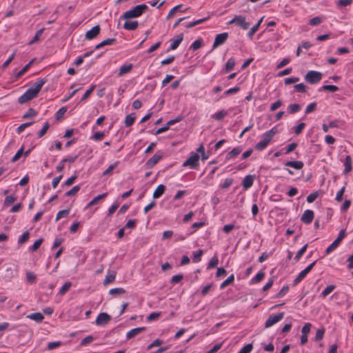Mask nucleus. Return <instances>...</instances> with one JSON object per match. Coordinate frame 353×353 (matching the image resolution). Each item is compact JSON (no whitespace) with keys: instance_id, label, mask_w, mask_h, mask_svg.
<instances>
[{"instance_id":"nucleus-34","label":"nucleus","mask_w":353,"mask_h":353,"mask_svg":"<svg viewBox=\"0 0 353 353\" xmlns=\"http://www.w3.org/2000/svg\"><path fill=\"white\" fill-rule=\"evenodd\" d=\"M338 126V121H332L330 122L328 124L323 123L322 125V129L325 132H327L330 128H337Z\"/></svg>"},{"instance_id":"nucleus-28","label":"nucleus","mask_w":353,"mask_h":353,"mask_svg":"<svg viewBox=\"0 0 353 353\" xmlns=\"http://www.w3.org/2000/svg\"><path fill=\"white\" fill-rule=\"evenodd\" d=\"M135 119H136V115L134 113H131L130 114H128L125 117V121H124L125 126L126 127L131 126L134 123Z\"/></svg>"},{"instance_id":"nucleus-31","label":"nucleus","mask_w":353,"mask_h":353,"mask_svg":"<svg viewBox=\"0 0 353 353\" xmlns=\"http://www.w3.org/2000/svg\"><path fill=\"white\" fill-rule=\"evenodd\" d=\"M115 41H116V39H114V38L105 39V40L102 41L101 43H99V44H97L95 46V49L97 50L103 46L112 45V44L114 43Z\"/></svg>"},{"instance_id":"nucleus-56","label":"nucleus","mask_w":353,"mask_h":353,"mask_svg":"<svg viewBox=\"0 0 353 353\" xmlns=\"http://www.w3.org/2000/svg\"><path fill=\"white\" fill-rule=\"evenodd\" d=\"M316 108V103H309L305 110V114H309V113H311L312 112H314Z\"/></svg>"},{"instance_id":"nucleus-19","label":"nucleus","mask_w":353,"mask_h":353,"mask_svg":"<svg viewBox=\"0 0 353 353\" xmlns=\"http://www.w3.org/2000/svg\"><path fill=\"white\" fill-rule=\"evenodd\" d=\"M242 152L241 146H237L234 148L230 152L226 155V159H234L237 157Z\"/></svg>"},{"instance_id":"nucleus-11","label":"nucleus","mask_w":353,"mask_h":353,"mask_svg":"<svg viewBox=\"0 0 353 353\" xmlns=\"http://www.w3.org/2000/svg\"><path fill=\"white\" fill-rule=\"evenodd\" d=\"M314 216V213L312 210H306L304 211L303 214L301 217V221L305 223L310 224L312 223Z\"/></svg>"},{"instance_id":"nucleus-23","label":"nucleus","mask_w":353,"mask_h":353,"mask_svg":"<svg viewBox=\"0 0 353 353\" xmlns=\"http://www.w3.org/2000/svg\"><path fill=\"white\" fill-rule=\"evenodd\" d=\"M27 318L33 320L37 323H41L43 320L44 316L40 312H35L28 314L27 316Z\"/></svg>"},{"instance_id":"nucleus-14","label":"nucleus","mask_w":353,"mask_h":353,"mask_svg":"<svg viewBox=\"0 0 353 353\" xmlns=\"http://www.w3.org/2000/svg\"><path fill=\"white\" fill-rule=\"evenodd\" d=\"M254 179H255L254 175L248 174V175L245 176L242 181V185H243V188L245 190H248V189L250 188L254 183Z\"/></svg>"},{"instance_id":"nucleus-22","label":"nucleus","mask_w":353,"mask_h":353,"mask_svg":"<svg viewBox=\"0 0 353 353\" xmlns=\"http://www.w3.org/2000/svg\"><path fill=\"white\" fill-rule=\"evenodd\" d=\"M107 196V193L99 194L92 199L85 206V209L90 208L94 205L97 204L100 200L103 199Z\"/></svg>"},{"instance_id":"nucleus-61","label":"nucleus","mask_w":353,"mask_h":353,"mask_svg":"<svg viewBox=\"0 0 353 353\" xmlns=\"http://www.w3.org/2000/svg\"><path fill=\"white\" fill-rule=\"evenodd\" d=\"M48 128H49V124H48V123L46 122L44 123L41 130H39V132H38V134H37L38 138L42 137L46 133Z\"/></svg>"},{"instance_id":"nucleus-46","label":"nucleus","mask_w":353,"mask_h":353,"mask_svg":"<svg viewBox=\"0 0 353 353\" xmlns=\"http://www.w3.org/2000/svg\"><path fill=\"white\" fill-rule=\"evenodd\" d=\"M42 242V239H37L34 242L33 245L29 248V250L32 252L36 251L41 246Z\"/></svg>"},{"instance_id":"nucleus-12","label":"nucleus","mask_w":353,"mask_h":353,"mask_svg":"<svg viewBox=\"0 0 353 353\" xmlns=\"http://www.w3.org/2000/svg\"><path fill=\"white\" fill-rule=\"evenodd\" d=\"M100 32V27L97 25L92 27L90 30L86 32L85 38L88 40H91L96 37Z\"/></svg>"},{"instance_id":"nucleus-42","label":"nucleus","mask_w":353,"mask_h":353,"mask_svg":"<svg viewBox=\"0 0 353 353\" xmlns=\"http://www.w3.org/2000/svg\"><path fill=\"white\" fill-rule=\"evenodd\" d=\"M70 213V210H63L57 212L56 216V221H58L62 218L66 217Z\"/></svg>"},{"instance_id":"nucleus-2","label":"nucleus","mask_w":353,"mask_h":353,"mask_svg":"<svg viewBox=\"0 0 353 353\" xmlns=\"http://www.w3.org/2000/svg\"><path fill=\"white\" fill-rule=\"evenodd\" d=\"M278 132L276 127H273L268 131H266L261 137V140L255 145V149L259 151L263 150L271 142L272 138Z\"/></svg>"},{"instance_id":"nucleus-48","label":"nucleus","mask_w":353,"mask_h":353,"mask_svg":"<svg viewBox=\"0 0 353 353\" xmlns=\"http://www.w3.org/2000/svg\"><path fill=\"white\" fill-rule=\"evenodd\" d=\"M124 293H125V290L122 288H112L109 290V294L112 295L121 294Z\"/></svg>"},{"instance_id":"nucleus-52","label":"nucleus","mask_w":353,"mask_h":353,"mask_svg":"<svg viewBox=\"0 0 353 353\" xmlns=\"http://www.w3.org/2000/svg\"><path fill=\"white\" fill-rule=\"evenodd\" d=\"M160 316L161 312H152L147 316L146 319L148 321H152L157 319Z\"/></svg>"},{"instance_id":"nucleus-24","label":"nucleus","mask_w":353,"mask_h":353,"mask_svg":"<svg viewBox=\"0 0 353 353\" xmlns=\"http://www.w3.org/2000/svg\"><path fill=\"white\" fill-rule=\"evenodd\" d=\"M132 69V65L130 63L123 65L119 68L118 76L121 77V76L130 72Z\"/></svg>"},{"instance_id":"nucleus-45","label":"nucleus","mask_w":353,"mask_h":353,"mask_svg":"<svg viewBox=\"0 0 353 353\" xmlns=\"http://www.w3.org/2000/svg\"><path fill=\"white\" fill-rule=\"evenodd\" d=\"M219 263V259L216 256H214L212 257L208 263V269H211L214 268L218 265Z\"/></svg>"},{"instance_id":"nucleus-53","label":"nucleus","mask_w":353,"mask_h":353,"mask_svg":"<svg viewBox=\"0 0 353 353\" xmlns=\"http://www.w3.org/2000/svg\"><path fill=\"white\" fill-rule=\"evenodd\" d=\"M325 330L323 328L318 329L316 332L315 341H321L324 336Z\"/></svg>"},{"instance_id":"nucleus-8","label":"nucleus","mask_w":353,"mask_h":353,"mask_svg":"<svg viewBox=\"0 0 353 353\" xmlns=\"http://www.w3.org/2000/svg\"><path fill=\"white\" fill-rule=\"evenodd\" d=\"M316 261L312 262L308 266H307L304 270L301 271L297 276V277L294 280L293 284L294 285H297L299 282H301L306 275L311 271L314 265H315Z\"/></svg>"},{"instance_id":"nucleus-7","label":"nucleus","mask_w":353,"mask_h":353,"mask_svg":"<svg viewBox=\"0 0 353 353\" xmlns=\"http://www.w3.org/2000/svg\"><path fill=\"white\" fill-rule=\"evenodd\" d=\"M283 312H279L274 315H270L265 323V327H270L279 322L283 318Z\"/></svg>"},{"instance_id":"nucleus-62","label":"nucleus","mask_w":353,"mask_h":353,"mask_svg":"<svg viewBox=\"0 0 353 353\" xmlns=\"http://www.w3.org/2000/svg\"><path fill=\"white\" fill-rule=\"evenodd\" d=\"M119 203L117 201L114 202L112 205L108 208V216H111L113 214L117 209L119 208Z\"/></svg>"},{"instance_id":"nucleus-43","label":"nucleus","mask_w":353,"mask_h":353,"mask_svg":"<svg viewBox=\"0 0 353 353\" xmlns=\"http://www.w3.org/2000/svg\"><path fill=\"white\" fill-rule=\"evenodd\" d=\"M307 248V244H305L303 245L296 253V256H294V260L296 261H298L301 257L303 256V254L305 252Z\"/></svg>"},{"instance_id":"nucleus-49","label":"nucleus","mask_w":353,"mask_h":353,"mask_svg":"<svg viewBox=\"0 0 353 353\" xmlns=\"http://www.w3.org/2000/svg\"><path fill=\"white\" fill-rule=\"evenodd\" d=\"M328 90V91L334 92L337 91L339 90V88L334 85H325L319 89V90Z\"/></svg>"},{"instance_id":"nucleus-51","label":"nucleus","mask_w":353,"mask_h":353,"mask_svg":"<svg viewBox=\"0 0 353 353\" xmlns=\"http://www.w3.org/2000/svg\"><path fill=\"white\" fill-rule=\"evenodd\" d=\"M323 19L321 17H315L309 21L310 25L314 26L320 24L322 22Z\"/></svg>"},{"instance_id":"nucleus-20","label":"nucleus","mask_w":353,"mask_h":353,"mask_svg":"<svg viewBox=\"0 0 353 353\" xmlns=\"http://www.w3.org/2000/svg\"><path fill=\"white\" fill-rule=\"evenodd\" d=\"M108 133V131H103V132H95L94 134L90 137V139L94 141H100L103 139V138Z\"/></svg>"},{"instance_id":"nucleus-63","label":"nucleus","mask_w":353,"mask_h":353,"mask_svg":"<svg viewBox=\"0 0 353 353\" xmlns=\"http://www.w3.org/2000/svg\"><path fill=\"white\" fill-rule=\"evenodd\" d=\"M345 190V187L343 186L337 192L336 198H335L336 201H337L339 202L342 201Z\"/></svg>"},{"instance_id":"nucleus-15","label":"nucleus","mask_w":353,"mask_h":353,"mask_svg":"<svg viewBox=\"0 0 353 353\" xmlns=\"http://www.w3.org/2000/svg\"><path fill=\"white\" fill-rule=\"evenodd\" d=\"M284 165L296 170H301L304 166V163L301 161H288L284 163Z\"/></svg>"},{"instance_id":"nucleus-64","label":"nucleus","mask_w":353,"mask_h":353,"mask_svg":"<svg viewBox=\"0 0 353 353\" xmlns=\"http://www.w3.org/2000/svg\"><path fill=\"white\" fill-rule=\"evenodd\" d=\"M297 145H298L296 143H292L288 145L287 147L285 148V151L284 152V154H290L297 147Z\"/></svg>"},{"instance_id":"nucleus-3","label":"nucleus","mask_w":353,"mask_h":353,"mask_svg":"<svg viewBox=\"0 0 353 353\" xmlns=\"http://www.w3.org/2000/svg\"><path fill=\"white\" fill-rule=\"evenodd\" d=\"M147 9L148 6L145 4L137 5L131 10L125 12L121 18L125 20H129L130 19L139 17L147 10Z\"/></svg>"},{"instance_id":"nucleus-10","label":"nucleus","mask_w":353,"mask_h":353,"mask_svg":"<svg viewBox=\"0 0 353 353\" xmlns=\"http://www.w3.org/2000/svg\"><path fill=\"white\" fill-rule=\"evenodd\" d=\"M228 37L227 32L216 34L212 45V49L216 48L218 46L223 44Z\"/></svg>"},{"instance_id":"nucleus-54","label":"nucleus","mask_w":353,"mask_h":353,"mask_svg":"<svg viewBox=\"0 0 353 353\" xmlns=\"http://www.w3.org/2000/svg\"><path fill=\"white\" fill-rule=\"evenodd\" d=\"M162 343H163L162 340H161L159 339H157L154 340L150 345H148L147 349L150 350L154 347L160 346Z\"/></svg>"},{"instance_id":"nucleus-58","label":"nucleus","mask_w":353,"mask_h":353,"mask_svg":"<svg viewBox=\"0 0 353 353\" xmlns=\"http://www.w3.org/2000/svg\"><path fill=\"white\" fill-rule=\"evenodd\" d=\"M202 46L201 39L195 40L190 46V48L193 50H196L199 49Z\"/></svg>"},{"instance_id":"nucleus-25","label":"nucleus","mask_w":353,"mask_h":353,"mask_svg":"<svg viewBox=\"0 0 353 353\" xmlns=\"http://www.w3.org/2000/svg\"><path fill=\"white\" fill-rule=\"evenodd\" d=\"M165 187L163 184L159 185L153 192V198H159L165 192Z\"/></svg>"},{"instance_id":"nucleus-38","label":"nucleus","mask_w":353,"mask_h":353,"mask_svg":"<svg viewBox=\"0 0 353 353\" xmlns=\"http://www.w3.org/2000/svg\"><path fill=\"white\" fill-rule=\"evenodd\" d=\"M203 250H199L192 253V261L194 263H199L201 260V256L203 255Z\"/></svg>"},{"instance_id":"nucleus-39","label":"nucleus","mask_w":353,"mask_h":353,"mask_svg":"<svg viewBox=\"0 0 353 353\" xmlns=\"http://www.w3.org/2000/svg\"><path fill=\"white\" fill-rule=\"evenodd\" d=\"M234 274H231L230 276H228L220 285L221 289L225 288L226 286H228L230 284H232L234 283Z\"/></svg>"},{"instance_id":"nucleus-35","label":"nucleus","mask_w":353,"mask_h":353,"mask_svg":"<svg viewBox=\"0 0 353 353\" xmlns=\"http://www.w3.org/2000/svg\"><path fill=\"white\" fill-rule=\"evenodd\" d=\"M335 289V285H330L327 286L321 293V297L325 299L327 295H329Z\"/></svg>"},{"instance_id":"nucleus-29","label":"nucleus","mask_w":353,"mask_h":353,"mask_svg":"<svg viewBox=\"0 0 353 353\" xmlns=\"http://www.w3.org/2000/svg\"><path fill=\"white\" fill-rule=\"evenodd\" d=\"M183 40V36L180 35L177 39L172 40L169 47V50H174L178 48Z\"/></svg>"},{"instance_id":"nucleus-37","label":"nucleus","mask_w":353,"mask_h":353,"mask_svg":"<svg viewBox=\"0 0 353 353\" xmlns=\"http://www.w3.org/2000/svg\"><path fill=\"white\" fill-rule=\"evenodd\" d=\"M301 108V107L299 104L293 103V104H290L288 105V110L289 113L293 114V113L298 112L299 111H300Z\"/></svg>"},{"instance_id":"nucleus-44","label":"nucleus","mask_w":353,"mask_h":353,"mask_svg":"<svg viewBox=\"0 0 353 353\" xmlns=\"http://www.w3.org/2000/svg\"><path fill=\"white\" fill-rule=\"evenodd\" d=\"M235 65V61L233 58H230L225 64L226 72L231 71Z\"/></svg>"},{"instance_id":"nucleus-5","label":"nucleus","mask_w":353,"mask_h":353,"mask_svg":"<svg viewBox=\"0 0 353 353\" xmlns=\"http://www.w3.org/2000/svg\"><path fill=\"white\" fill-rule=\"evenodd\" d=\"M322 79V74L320 72L310 70L305 76L307 82L311 84L319 83Z\"/></svg>"},{"instance_id":"nucleus-57","label":"nucleus","mask_w":353,"mask_h":353,"mask_svg":"<svg viewBox=\"0 0 353 353\" xmlns=\"http://www.w3.org/2000/svg\"><path fill=\"white\" fill-rule=\"evenodd\" d=\"M253 346L251 343L247 344L243 346L238 353H250L252 350Z\"/></svg>"},{"instance_id":"nucleus-55","label":"nucleus","mask_w":353,"mask_h":353,"mask_svg":"<svg viewBox=\"0 0 353 353\" xmlns=\"http://www.w3.org/2000/svg\"><path fill=\"white\" fill-rule=\"evenodd\" d=\"M43 30H44L43 28L39 30L36 32V34H35L34 37L32 38V39L30 41V44H32L34 42L37 41L39 39V38L41 37V35L43 32Z\"/></svg>"},{"instance_id":"nucleus-21","label":"nucleus","mask_w":353,"mask_h":353,"mask_svg":"<svg viewBox=\"0 0 353 353\" xmlns=\"http://www.w3.org/2000/svg\"><path fill=\"white\" fill-rule=\"evenodd\" d=\"M138 27V22L137 21H126L123 24V28L127 30H134L137 29Z\"/></svg>"},{"instance_id":"nucleus-9","label":"nucleus","mask_w":353,"mask_h":353,"mask_svg":"<svg viewBox=\"0 0 353 353\" xmlns=\"http://www.w3.org/2000/svg\"><path fill=\"white\" fill-rule=\"evenodd\" d=\"M110 319L111 317L109 314L105 312H101L97 316L95 320V323L97 325L103 326L107 325L110 322Z\"/></svg>"},{"instance_id":"nucleus-40","label":"nucleus","mask_w":353,"mask_h":353,"mask_svg":"<svg viewBox=\"0 0 353 353\" xmlns=\"http://www.w3.org/2000/svg\"><path fill=\"white\" fill-rule=\"evenodd\" d=\"M37 275L32 272H26V279L27 281L30 283L33 284L36 282Z\"/></svg>"},{"instance_id":"nucleus-60","label":"nucleus","mask_w":353,"mask_h":353,"mask_svg":"<svg viewBox=\"0 0 353 353\" xmlns=\"http://www.w3.org/2000/svg\"><path fill=\"white\" fill-rule=\"evenodd\" d=\"M318 196H319L318 192H314L311 193L310 194H309L307 196V199H306L307 202L309 203L314 202Z\"/></svg>"},{"instance_id":"nucleus-27","label":"nucleus","mask_w":353,"mask_h":353,"mask_svg":"<svg viewBox=\"0 0 353 353\" xmlns=\"http://www.w3.org/2000/svg\"><path fill=\"white\" fill-rule=\"evenodd\" d=\"M227 114L228 111L221 110L212 114L211 117L215 120L220 121L223 119Z\"/></svg>"},{"instance_id":"nucleus-32","label":"nucleus","mask_w":353,"mask_h":353,"mask_svg":"<svg viewBox=\"0 0 353 353\" xmlns=\"http://www.w3.org/2000/svg\"><path fill=\"white\" fill-rule=\"evenodd\" d=\"M265 274L263 272H259L250 281V284H254L260 282L264 277Z\"/></svg>"},{"instance_id":"nucleus-33","label":"nucleus","mask_w":353,"mask_h":353,"mask_svg":"<svg viewBox=\"0 0 353 353\" xmlns=\"http://www.w3.org/2000/svg\"><path fill=\"white\" fill-rule=\"evenodd\" d=\"M340 244V242L337 240H334L332 244H330L325 251V254L328 255L333 252Z\"/></svg>"},{"instance_id":"nucleus-4","label":"nucleus","mask_w":353,"mask_h":353,"mask_svg":"<svg viewBox=\"0 0 353 353\" xmlns=\"http://www.w3.org/2000/svg\"><path fill=\"white\" fill-rule=\"evenodd\" d=\"M228 25L235 24L243 30H248L250 23L247 21L246 17L243 15H235L232 19L227 23Z\"/></svg>"},{"instance_id":"nucleus-13","label":"nucleus","mask_w":353,"mask_h":353,"mask_svg":"<svg viewBox=\"0 0 353 353\" xmlns=\"http://www.w3.org/2000/svg\"><path fill=\"white\" fill-rule=\"evenodd\" d=\"M162 157L161 152H157L152 157L147 161L146 165L148 168H152L162 159Z\"/></svg>"},{"instance_id":"nucleus-47","label":"nucleus","mask_w":353,"mask_h":353,"mask_svg":"<svg viewBox=\"0 0 353 353\" xmlns=\"http://www.w3.org/2000/svg\"><path fill=\"white\" fill-rule=\"evenodd\" d=\"M233 183V179L231 178H227L224 181L220 184V188L222 189H226L229 188Z\"/></svg>"},{"instance_id":"nucleus-1","label":"nucleus","mask_w":353,"mask_h":353,"mask_svg":"<svg viewBox=\"0 0 353 353\" xmlns=\"http://www.w3.org/2000/svg\"><path fill=\"white\" fill-rule=\"evenodd\" d=\"M46 82V81L43 79L37 81L33 86L28 88L21 97H19L18 102L23 104L34 98L41 90Z\"/></svg>"},{"instance_id":"nucleus-41","label":"nucleus","mask_w":353,"mask_h":353,"mask_svg":"<svg viewBox=\"0 0 353 353\" xmlns=\"http://www.w3.org/2000/svg\"><path fill=\"white\" fill-rule=\"evenodd\" d=\"M71 282L70 281H67L65 282L63 286L61 288L59 292V294H61V295H63L65 294L70 289V288L71 287Z\"/></svg>"},{"instance_id":"nucleus-50","label":"nucleus","mask_w":353,"mask_h":353,"mask_svg":"<svg viewBox=\"0 0 353 353\" xmlns=\"http://www.w3.org/2000/svg\"><path fill=\"white\" fill-rule=\"evenodd\" d=\"M79 190H80V186L79 185H75L71 190L68 191L65 193V195L67 196H74V195H75L79 191Z\"/></svg>"},{"instance_id":"nucleus-16","label":"nucleus","mask_w":353,"mask_h":353,"mask_svg":"<svg viewBox=\"0 0 353 353\" xmlns=\"http://www.w3.org/2000/svg\"><path fill=\"white\" fill-rule=\"evenodd\" d=\"M263 18L264 17H262L259 21L258 22L254 25L250 29V30L248 31V34H247V36L248 38H250V39H252L254 34H255L256 32L258 31L263 20Z\"/></svg>"},{"instance_id":"nucleus-30","label":"nucleus","mask_w":353,"mask_h":353,"mask_svg":"<svg viewBox=\"0 0 353 353\" xmlns=\"http://www.w3.org/2000/svg\"><path fill=\"white\" fill-rule=\"evenodd\" d=\"M34 60L30 61L28 64H26L20 71L16 72L14 76L17 79H19L22 75H23L30 68L31 65L32 64Z\"/></svg>"},{"instance_id":"nucleus-6","label":"nucleus","mask_w":353,"mask_h":353,"mask_svg":"<svg viewBox=\"0 0 353 353\" xmlns=\"http://www.w3.org/2000/svg\"><path fill=\"white\" fill-rule=\"evenodd\" d=\"M199 155L196 152H192L190 157L183 163V167H190V168H195L199 165Z\"/></svg>"},{"instance_id":"nucleus-36","label":"nucleus","mask_w":353,"mask_h":353,"mask_svg":"<svg viewBox=\"0 0 353 353\" xmlns=\"http://www.w3.org/2000/svg\"><path fill=\"white\" fill-rule=\"evenodd\" d=\"M119 162L116 161L114 163L110 165L108 168L103 172V176L110 175L112 173L113 170L119 165Z\"/></svg>"},{"instance_id":"nucleus-18","label":"nucleus","mask_w":353,"mask_h":353,"mask_svg":"<svg viewBox=\"0 0 353 353\" xmlns=\"http://www.w3.org/2000/svg\"><path fill=\"white\" fill-rule=\"evenodd\" d=\"M343 165H344L343 174H346L349 173L352 169V159H351L350 156L347 155L345 157V160L343 161Z\"/></svg>"},{"instance_id":"nucleus-59","label":"nucleus","mask_w":353,"mask_h":353,"mask_svg":"<svg viewBox=\"0 0 353 353\" xmlns=\"http://www.w3.org/2000/svg\"><path fill=\"white\" fill-rule=\"evenodd\" d=\"M312 325L310 323H306L304 324L301 329V332L303 335H307L310 333Z\"/></svg>"},{"instance_id":"nucleus-17","label":"nucleus","mask_w":353,"mask_h":353,"mask_svg":"<svg viewBox=\"0 0 353 353\" xmlns=\"http://www.w3.org/2000/svg\"><path fill=\"white\" fill-rule=\"evenodd\" d=\"M145 330V327H136V328L132 329L127 332L126 339H132V338L134 337L135 336L138 335L139 334H140L141 332L144 331Z\"/></svg>"},{"instance_id":"nucleus-26","label":"nucleus","mask_w":353,"mask_h":353,"mask_svg":"<svg viewBox=\"0 0 353 353\" xmlns=\"http://www.w3.org/2000/svg\"><path fill=\"white\" fill-rule=\"evenodd\" d=\"M30 238V232L28 231L24 232L20 235L17 240V243L20 246L27 242Z\"/></svg>"}]
</instances>
